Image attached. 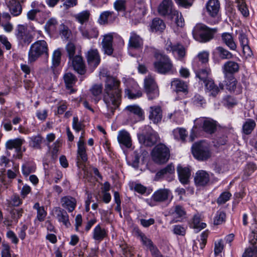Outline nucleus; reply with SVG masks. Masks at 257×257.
<instances>
[{
  "mask_svg": "<svg viewBox=\"0 0 257 257\" xmlns=\"http://www.w3.org/2000/svg\"><path fill=\"white\" fill-rule=\"evenodd\" d=\"M119 82L112 77L106 78L103 100L105 103L109 115L113 113L120 103L121 91L119 88Z\"/></svg>",
  "mask_w": 257,
  "mask_h": 257,
  "instance_id": "nucleus-1",
  "label": "nucleus"
},
{
  "mask_svg": "<svg viewBox=\"0 0 257 257\" xmlns=\"http://www.w3.org/2000/svg\"><path fill=\"white\" fill-rule=\"evenodd\" d=\"M154 58L153 66L156 72L162 74L173 73V64L168 56L156 52L154 54Z\"/></svg>",
  "mask_w": 257,
  "mask_h": 257,
  "instance_id": "nucleus-2",
  "label": "nucleus"
},
{
  "mask_svg": "<svg viewBox=\"0 0 257 257\" xmlns=\"http://www.w3.org/2000/svg\"><path fill=\"white\" fill-rule=\"evenodd\" d=\"M48 56V46L44 40H38L32 44L28 52V62L33 63L41 56Z\"/></svg>",
  "mask_w": 257,
  "mask_h": 257,
  "instance_id": "nucleus-3",
  "label": "nucleus"
},
{
  "mask_svg": "<svg viewBox=\"0 0 257 257\" xmlns=\"http://www.w3.org/2000/svg\"><path fill=\"white\" fill-rule=\"evenodd\" d=\"M215 32V30L210 29L203 24H198L193 30L192 34L195 39L206 42L213 38Z\"/></svg>",
  "mask_w": 257,
  "mask_h": 257,
  "instance_id": "nucleus-4",
  "label": "nucleus"
},
{
  "mask_svg": "<svg viewBox=\"0 0 257 257\" xmlns=\"http://www.w3.org/2000/svg\"><path fill=\"white\" fill-rule=\"evenodd\" d=\"M138 138L141 144L151 147L158 141L159 137L158 134L151 127L146 126L142 132L138 134Z\"/></svg>",
  "mask_w": 257,
  "mask_h": 257,
  "instance_id": "nucleus-5",
  "label": "nucleus"
},
{
  "mask_svg": "<svg viewBox=\"0 0 257 257\" xmlns=\"http://www.w3.org/2000/svg\"><path fill=\"white\" fill-rule=\"evenodd\" d=\"M194 157L199 161H205L211 157L209 145L205 142L196 143L192 147Z\"/></svg>",
  "mask_w": 257,
  "mask_h": 257,
  "instance_id": "nucleus-6",
  "label": "nucleus"
},
{
  "mask_svg": "<svg viewBox=\"0 0 257 257\" xmlns=\"http://www.w3.org/2000/svg\"><path fill=\"white\" fill-rule=\"evenodd\" d=\"M152 157L153 161L157 163H165L169 159V150L165 145L158 144L152 150Z\"/></svg>",
  "mask_w": 257,
  "mask_h": 257,
  "instance_id": "nucleus-7",
  "label": "nucleus"
},
{
  "mask_svg": "<svg viewBox=\"0 0 257 257\" xmlns=\"http://www.w3.org/2000/svg\"><path fill=\"white\" fill-rule=\"evenodd\" d=\"M15 36L18 41L23 45H28L33 39L27 26L25 25L19 24L17 26L15 30Z\"/></svg>",
  "mask_w": 257,
  "mask_h": 257,
  "instance_id": "nucleus-8",
  "label": "nucleus"
},
{
  "mask_svg": "<svg viewBox=\"0 0 257 257\" xmlns=\"http://www.w3.org/2000/svg\"><path fill=\"white\" fill-rule=\"evenodd\" d=\"M206 12L209 17L214 18V24L220 20V4L218 0H209L205 5Z\"/></svg>",
  "mask_w": 257,
  "mask_h": 257,
  "instance_id": "nucleus-9",
  "label": "nucleus"
},
{
  "mask_svg": "<svg viewBox=\"0 0 257 257\" xmlns=\"http://www.w3.org/2000/svg\"><path fill=\"white\" fill-rule=\"evenodd\" d=\"M201 126L203 130L209 134L214 133L216 129V122L213 119L208 117H200L194 120V127Z\"/></svg>",
  "mask_w": 257,
  "mask_h": 257,
  "instance_id": "nucleus-10",
  "label": "nucleus"
},
{
  "mask_svg": "<svg viewBox=\"0 0 257 257\" xmlns=\"http://www.w3.org/2000/svg\"><path fill=\"white\" fill-rule=\"evenodd\" d=\"M223 89V84L220 83L218 86L212 79H208L205 83V92L209 96L216 97Z\"/></svg>",
  "mask_w": 257,
  "mask_h": 257,
  "instance_id": "nucleus-11",
  "label": "nucleus"
},
{
  "mask_svg": "<svg viewBox=\"0 0 257 257\" xmlns=\"http://www.w3.org/2000/svg\"><path fill=\"white\" fill-rule=\"evenodd\" d=\"M53 213L59 222L62 223L67 228L70 226L69 215L65 210L60 207H55L53 210Z\"/></svg>",
  "mask_w": 257,
  "mask_h": 257,
  "instance_id": "nucleus-12",
  "label": "nucleus"
},
{
  "mask_svg": "<svg viewBox=\"0 0 257 257\" xmlns=\"http://www.w3.org/2000/svg\"><path fill=\"white\" fill-rule=\"evenodd\" d=\"M125 93L130 99H136L142 95L140 87L134 80L130 81L129 86L125 89Z\"/></svg>",
  "mask_w": 257,
  "mask_h": 257,
  "instance_id": "nucleus-13",
  "label": "nucleus"
},
{
  "mask_svg": "<svg viewBox=\"0 0 257 257\" xmlns=\"http://www.w3.org/2000/svg\"><path fill=\"white\" fill-rule=\"evenodd\" d=\"M26 0H8L7 6L11 15L14 17H17L21 15L22 12V8L20 4L23 3Z\"/></svg>",
  "mask_w": 257,
  "mask_h": 257,
  "instance_id": "nucleus-14",
  "label": "nucleus"
},
{
  "mask_svg": "<svg viewBox=\"0 0 257 257\" xmlns=\"http://www.w3.org/2000/svg\"><path fill=\"white\" fill-rule=\"evenodd\" d=\"M149 118L154 123L160 122L162 118V110L159 105H154L149 108Z\"/></svg>",
  "mask_w": 257,
  "mask_h": 257,
  "instance_id": "nucleus-15",
  "label": "nucleus"
},
{
  "mask_svg": "<svg viewBox=\"0 0 257 257\" xmlns=\"http://www.w3.org/2000/svg\"><path fill=\"white\" fill-rule=\"evenodd\" d=\"M113 35L109 33L103 36L101 42L102 50L104 53L108 55H111L113 53L112 47Z\"/></svg>",
  "mask_w": 257,
  "mask_h": 257,
  "instance_id": "nucleus-16",
  "label": "nucleus"
},
{
  "mask_svg": "<svg viewBox=\"0 0 257 257\" xmlns=\"http://www.w3.org/2000/svg\"><path fill=\"white\" fill-rule=\"evenodd\" d=\"M238 40L244 56L246 58L251 57L253 54L249 46V40L247 36L243 33L241 32L239 34Z\"/></svg>",
  "mask_w": 257,
  "mask_h": 257,
  "instance_id": "nucleus-17",
  "label": "nucleus"
},
{
  "mask_svg": "<svg viewBox=\"0 0 257 257\" xmlns=\"http://www.w3.org/2000/svg\"><path fill=\"white\" fill-rule=\"evenodd\" d=\"M70 61L73 69L80 74H83L85 72V65L82 57L79 53L76 54L74 57L70 58Z\"/></svg>",
  "mask_w": 257,
  "mask_h": 257,
  "instance_id": "nucleus-18",
  "label": "nucleus"
},
{
  "mask_svg": "<svg viewBox=\"0 0 257 257\" xmlns=\"http://www.w3.org/2000/svg\"><path fill=\"white\" fill-rule=\"evenodd\" d=\"M82 36L87 39L97 37L98 32L97 29L89 24L81 26L79 28Z\"/></svg>",
  "mask_w": 257,
  "mask_h": 257,
  "instance_id": "nucleus-19",
  "label": "nucleus"
},
{
  "mask_svg": "<svg viewBox=\"0 0 257 257\" xmlns=\"http://www.w3.org/2000/svg\"><path fill=\"white\" fill-rule=\"evenodd\" d=\"M186 103L184 101H181L180 103L179 107L180 109L175 110L173 113L168 114L167 117L169 119H172L178 124H181L183 121V115L182 110H185Z\"/></svg>",
  "mask_w": 257,
  "mask_h": 257,
  "instance_id": "nucleus-20",
  "label": "nucleus"
},
{
  "mask_svg": "<svg viewBox=\"0 0 257 257\" xmlns=\"http://www.w3.org/2000/svg\"><path fill=\"white\" fill-rule=\"evenodd\" d=\"M173 4L172 0H163L158 7V12L162 16H170L174 11Z\"/></svg>",
  "mask_w": 257,
  "mask_h": 257,
  "instance_id": "nucleus-21",
  "label": "nucleus"
},
{
  "mask_svg": "<svg viewBox=\"0 0 257 257\" xmlns=\"http://www.w3.org/2000/svg\"><path fill=\"white\" fill-rule=\"evenodd\" d=\"M61 206L67 210L68 212H72L76 208L77 201L76 199L70 196H65L60 199Z\"/></svg>",
  "mask_w": 257,
  "mask_h": 257,
  "instance_id": "nucleus-22",
  "label": "nucleus"
},
{
  "mask_svg": "<svg viewBox=\"0 0 257 257\" xmlns=\"http://www.w3.org/2000/svg\"><path fill=\"white\" fill-rule=\"evenodd\" d=\"M209 175L205 171L199 170L196 173L194 181L196 185L199 186H205L209 183Z\"/></svg>",
  "mask_w": 257,
  "mask_h": 257,
  "instance_id": "nucleus-23",
  "label": "nucleus"
},
{
  "mask_svg": "<svg viewBox=\"0 0 257 257\" xmlns=\"http://www.w3.org/2000/svg\"><path fill=\"white\" fill-rule=\"evenodd\" d=\"M126 109L129 111L130 117L134 115L135 116V120L132 121L136 122L140 121L144 118V112L143 110L138 105H132L126 107Z\"/></svg>",
  "mask_w": 257,
  "mask_h": 257,
  "instance_id": "nucleus-24",
  "label": "nucleus"
},
{
  "mask_svg": "<svg viewBox=\"0 0 257 257\" xmlns=\"http://www.w3.org/2000/svg\"><path fill=\"white\" fill-rule=\"evenodd\" d=\"M166 49L173 54L176 53L179 58H182L185 55V48L179 44H173L170 41H168L165 46Z\"/></svg>",
  "mask_w": 257,
  "mask_h": 257,
  "instance_id": "nucleus-25",
  "label": "nucleus"
},
{
  "mask_svg": "<svg viewBox=\"0 0 257 257\" xmlns=\"http://www.w3.org/2000/svg\"><path fill=\"white\" fill-rule=\"evenodd\" d=\"M117 141L121 146L127 148H131L132 140L130 134L125 130H121L118 132Z\"/></svg>",
  "mask_w": 257,
  "mask_h": 257,
  "instance_id": "nucleus-26",
  "label": "nucleus"
},
{
  "mask_svg": "<svg viewBox=\"0 0 257 257\" xmlns=\"http://www.w3.org/2000/svg\"><path fill=\"white\" fill-rule=\"evenodd\" d=\"M88 64L92 67H96L100 63V58L97 49H91L87 55Z\"/></svg>",
  "mask_w": 257,
  "mask_h": 257,
  "instance_id": "nucleus-27",
  "label": "nucleus"
},
{
  "mask_svg": "<svg viewBox=\"0 0 257 257\" xmlns=\"http://www.w3.org/2000/svg\"><path fill=\"white\" fill-rule=\"evenodd\" d=\"M170 194L169 189H161L154 192L152 198L154 201L163 202L168 199Z\"/></svg>",
  "mask_w": 257,
  "mask_h": 257,
  "instance_id": "nucleus-28",
  "label": "nucleus"
},
{
  "mask_svg": "<svg viewBox=\"0 0 257 257\" xmlns=\"http://www.w3.org/2000/svg\"><path fill=\"white\" fill-rule=\"evenodd\" d=\"M137 236L138 238L141 241L143 245L145 246L148 249H150L152 254L153 253V251L157 250V248L156 247L153 243L152 240L148 238L144 233L140 231H137Z\"/></svg>",
  "mask_w": 257,
  "mask_h": 257,
  "instance_id": "nucleus-29",
  "label": "nucleus"
},
{
  "mask_svg": "<svg viewBox=\"0 0 257 257\" xmlns=\"http://www.w3.org/2000/svg\"><path fill=\"white\" fill-rule=\"evenodd\" d=\"M239 70V65L237 63L228 61L225 62L222 66V72L225 76L228 74H233L237 72Z\"/></svg>",
  "mask_w": 257,
  "mask_h": 257,
  "instance_id": "nucleus-30",
  "label": "nucleus"
},
{
  "mask_svg": "<svg viewBox=\"0 0 257 257\" xmlns=\"http://www.w3.org/2000/svg\"><path fill=\"white\" fill-rule=\"evenodd\" d=\"M257 239L254 236L249 239L250 246L247 247L242 255V257H257Z\"/></svg>",
  "mask_w": 257,
  "mask_h": 257,
  "instance_id": "nucleus-31",
  "label": "nucleus"
},
{
  "mask_svg": "<svg viewBox=\"0 0 257 257\" xmlns=\"http://www.w3.org/2000/svg\"><path fill=\"white\" fill-rule=\"evenodd\" d=\"M177 173L181 183L183 184H187L191 175L189 169L178 166Z\"/></svg>",
  "mask_w": 257,
  "mask_h": 257,
  "instance_id": "nucleus-32",
  "label": "nucleus"
},
{
  "mask_svg": "<svg viewBox=\"0 0 257 257\" xmlns=\"http://www.w3.org/2000/svg\"><path fill=\"white\" fill-rule=\"evenodd\" d=\"M24 143L25 140L23 138H19L10 139L6 142L5 146L6 149L8 150L16 149L17 151L19 152L21 151V147Z\"/></svg>",
  "mask_w": 257,
  "mask_h": 257,
  "instance_id": "nucleus-33",
  "label": "nucleus"
},
{
  "mask_svg": "<svg viewBox=\"0 0 257 257\" xmlns=\"http://www.w3.org/2000/svg\"><path fill=\"white\" fill-rule=\"evenodd\" d=\"M171 87L176 92H187L188 86L186 82L179 79H175L171 82Z\"/></svg>",
  "mask_w": 257,
  "mask_h": 257,
  "instance_id": "nucleus-34",
  "label": "nucleus"
},
{
  "mask_svg": "<svg viewBox=\"0 0 257 257\" xmlns=\"http://www.w3.org/2000/svg\"><path fill=\"white\" fill-rule=\"evenodd\" d=\"M59 27L56 19L52 18L49 19L45 25V30L49 34H54L58 32Z\"/></svg>",
  "mask_w": 257,
  "mask_h": 257,
  "instance_id": "nucleus-35",
  "label": "nucleus"
},
{
  "mask_svg": "<svg viewBox=\"0 0 257 257\" xmlns=\"http://www.w3.org/2000/svg\"><path fill=\"white\" fill-rule=\"evenodd\" d=\"M143 44V39L135 32H132L128 41V46L134 48H140Z\"/></svg>",
  "mask_w": 257,
  "mask_h": 257,
  "instance_id": "nucleus-36",
  "label": "nucleus"
},
{
  "mask_svg": "<svg viewBox=\"0 0 257 257\" xmlns=\"http://www.w3.org/2000/svg\"><path fill=\"white\" fill-rule=\"evenodd\" d=\"M106 236V230L104 228L101 227L100 224L96 225L93 229L92 237L95 240L100 241Z\"/></svg>",
  "mask_w": 257,
  "mask_h": 257,
  "instance_id": "nucleus-37",
  "label": "nucleus"
},
{
  "mask_svg": "<svg viewBox=\"0 0 257 257\" xmlns=\"http://www.w3.org/2000/svg\"><path fill=\"white\" fill-rule=\"evenodd\" d=\"M224 43L231 50H236L237 45L234 41L232 36L229 33H223L221 35Z\"/></svg>",
  "mask_w": 257,
  "mask_h": 257,
  "instance_id": "nucleus-38",
  "label": "nucleus"
},
{
  "mask_svg": "<svg viewBox=\"0 0 257 257\" xmlns=\"http://www.w3.org/2000/svg\"><path fill=\"white\" fill-rule=\"evenodd\" d=\"M173 217L174 222L181 221L185 216V211L183 207L180 205L175 206L171 213Z\"/></svg>",
  "mask_w": 257,
  "mask_h": 257,
  "instance_id": "nucleus-39",
  "label": "nucleus"
},
{
  "mask_svg": "<svg viewBox=\"0 0 257 257\" xmlns=\"http://www.w3.org/2000/svg\"><path fill=\"white\" fill-rule=\"evenodd\" d=\"M194 67L195 69L196 76L200 80L203 81L204 83L209 79L208 76L210 73V69L208 68L199 69L196 64H194Z\"/></svg>",
  "mask_w": 257,
  "mask_h": 257,
  "instance_id": "nucleus-40",
  "label": "nucleus"
},
{
  "mask_svg": "<svg viewBox=\"0 0 257 257\" xmlns=\"http://www.w3.org/2000/svg\"><path fill=\"white\" fill-rule=\"evenodd\" d=\"M175 168L172 164L168 165L165 168L160 170L156 174V179L159 180L174 173Z\"/></svg>",
  "mask_w": 257,
  "mask_h": 257,
  "instance_id": "nucleus-41",
  "label": "nucleus"
},
{
  "mask_svg": "<svg viewBox=\"0 0 257 257\" xmlns=\"http://www.w3.org/2000/svg\"><path fill=\"white\" fill-rule=\"evenodd\" d=\"M213 54L219 57L222 59H229L233 57V55L227 49L219 46L215 48Z\"/></svg>",
  "mask_w": 257,
  "mask_h": 257,
  "instance_id": "nucleus-42",
  "label": "nucleus"
},
{
  "mask_svg": "<svg viewBox=\"0 0 257 257\" xmlns=\"http://www.w3.org/2000/svg\"><path fill=\"white\" fill-rule=\"evenodd\" d=\"M64 80L66 87L70 89V92L73 93L75 90L72 89L76 81V77L71 73H67L64 75Z\"/></svg>",
  "mask_w": 257,
  "mask_h": 257,
  "instance_id": "nucleus-43",
  "label": "nucleus"
},
{
  "mask_svg": "<svg viewBox=\"0 0 257 257\" xmlns=\"http://www.w3.org/2000/svg\"><path fill=\"white\" fill-rule=\"evenodd\" d=\"M102 86L101 84L93 85L90 89L93 95V99L95 103H97L101 98Z\"/></svg>",
  "mask_w": 257,
  "mask_h": 257,
  "instance_id": "nucleus-44",
  "label": "nucleus"
},
{
  "mask_svg": "<svg viewBox=\"0 0 257 257\" xmlns=\"http://www.w3.org/2000/svg\"><path fill=\"white\" fill-rule=\"evenodd\" d=\"M33 208L37 211L36 219L40 222L43 221L47 214L44 206H40L39 203H36L33 206Z\"/></svg>",
  "mask_w": 257,
  "mask_h": 257,
  "instance_id": "nucleus-45",
  "label": "nucleus"
},
{
  "mask_svg": "<svg viewBox=\"0 0 257 257\" xmlns=\"http://www.w3.org/2000/svg\"><path fill=\"white\" fill-rule=\"evenodd\" d=\"M29 145L35 149H41V145L43 141V138L39 135L34 136L29 138Z\"/></svg>",
  "mask_w": 257,
  "mask_h": 257,
  "instance_id": "nucleus-46",
  "label": "nucleus"
},
{
  "mask_svg": "<svg viewBox=\"0 0 257 257\" xmlns=\"http://www.w3.org/2000/svg\"><path fill=\"white\" fill-rule=\"evenodd\" d=\"M166 28V25L163 20L159 19H154L152 23L151 28L152 31H163Z\"/></svg>",
  "mask_w": 257,
  "mask_h": 257,
  "instance_id": "nucleus-47",
  "label": "nucleus"
},
{
  "mask_svg": "<svg viewBox=\"0 0 257 257\" xmlns=\"http://www.w3.org/2000/svg\"><path fill=\"white\" fill-rule=\"evenodd\" d=\"M256 126L255 121L252 119H247L242 125V131L245 135L251 134Z\"/></svg>",
  "mask_w": 257,
  "mask_h": 257,
  "instance_id": "nucleus-48",
  "label": "nucleus"
},
{
  "mask_svg": "<svg viewBox=\"0 0 257 257\" xmlns=\"http://www.w3.org/2000/svg\"><path fill=\"white\" fill-rule=\"evenodd\" d=\"M225 84L226 89L230 91H234L237 85L236 79L232 76H225Z\"/></svg>",
  "mask_w": 257,
  "mask_h": 257,
  "instance_id": "nucleus-49",
  "label": "nucleus"
},
{
  "mask_svg": "<svg viewBox=\"0 0 257 257\" xmlns=\"http://www.w3.org/2000/svg\"><path fill=\"white\" fill-rule=\"evenodd\" d=\"M171 19L174 20L178 27H182L184 26V21L182 14L178 11L175 10L170 16Z\"/></svg>",
  "mask_w": 257,
  "mask_h": 257,
  "instance_id": "nucleus-50",
  "label": "nucleus"
},
{
  "mask_svg": "<svg viewBox=\"0 0 257 257\" xmlns=\"http://www.w3.org/2000/svg\"><path fill=\"white\" fill-rule=\"evenodd\" d=\"M61 51L60 48L54 51L52 57V63L53 67H57L61 62Z\"/></svg>",
  "mask_w": 257,
  "mask_h": 257,
  "instance_id": "nucleus-51",
  "label": "nucleus"
},
{
  "mask_svg": "<svg viewBox=\"0 0 257 257\" xmlns=\"http://www.w3.org/2000/svg\"><path fill=\"white\" fill-rule=\"evenodd\" d=\"M35 169V166L29 162H27L22 166V172L26 177L28 176L31 173L34 172Z\"/></svg>",
  "mask_w": 257,
  "mask_h": 257,
  "instance_id": "nucleus-52",
  "label": "nucleus"
},
{
  "mask_svg": "<svg viewBox=\"0 0 257 257\" xmlns=\"http://www.w3.org/2000/svg\"><path fill=\"white\" fill-rule=\"evenodd\" d=\"M256 169V167L254 164L252 163L247 164L243 170V179H247L254 172Z\"/></svg>",
  "mask_w": 257,
  "mask_h": 257,
  "instance_id": "nucleus-53",
  "label": "nucleus"
},
{
  "mask_svg": "<svg viewBox=\"0 0 257 257\" xmlns=\"http://www.w3.org/2000/svg\"><path fill=\"white\" fill-rule=\"evenodd\" d=\"M173 134L174 138L177 140L181 139L184 141L187 136V133L186 130L182 128H177L173 131Z\"/></svg>",
  "mask_w": 257,
  "mask_h": 257,
  "instance_id": "nucleus-54",
  "label": "nucleus"
},
{
  "mask_svg": "<svg viewBox=\"0 0 257 257\" xmlns=\"http://www.w3.org/2000/svg\"><path fill=\"white\" fill-rule=\"evenodd\" d=\"M89 15L90 14L88 11H84L75 15L74 17L79 23L83 24L88 20Z\"/></svg>",
  "mask_w": 257,
  "mask_h": 257,
  "instance_id": "nucleus-55",
  "label": "nucleus"
},
{
  "mask_svg": "<svg viewBox=\"0 0 257 257\" xmlns=\"http://www.w3.org/2000/svg\"><path fill=\"white\" fill-rule=\"evenodd\" d=\"M113 12L105 11L102 13L99 18L98 22L101 25H104L107 23L111 20Z\"/></svg>",
  "mask_w": 257,
  "mask_h": 257,
  "instance_id": "nucleus-56",
  "label": "nucleus"
},
{
  "mask_svg": "<svg viewBox=\"0 0 257 257\" xmlns=\"http://www.w3.org/2000/svg\"><path fill=\"white\" fill-rule=\"evenodd\" d=\"M144 88L145 90L158 88L153 77L148 76L145 78L144 80Z\"/></svg>",
  "mask_w": 257,
  "mask_h": 257,
  "instance_id": "nucleus-57",
  "label": "nucleus"
},
{
  "mask_svg": "<svg viewBox=\"0 0 257 257\" xmlns=\"http://www.w3.org/2000/svg\"><path fill=\"white\" fill-rule=\"evenodd\" d=\"M238 10L243 17H246L249 15V11L244 0H236Z\"/></svg>",
  "mask_w": 257,
  "mask_h": 257,
  "instance_id": "nucleus-58",
  "label": "nucleus"
},
{
  "mask_svg": "<svg viewBox=\"0 0 257 257\" xmlns=\"http://www.w3.org/2000/svg\"><path fill=\"white\" fill-rule=\"evenodd\" d=\"M61 141L59 140H57L52 144L51 147H49L50 149H51V153L53 159H56L57 158L59 148L61 147Z\"/></svg>",
  "mask_w": 257,
  "mask_h": 257,
  "instance_id": "nucleus-59",
  "label": "nucleus"
},
{
  "mask_svg": "<svg viewBox=\"0 0 257 257\" xmlns=\"http://www.w3.org/2000/svg\"><path fill=\"white\" fill-rule=\"evenodd\" d=\"M226 214L223 211H218L214 217V224L219 225L225 222Z\"/></svg>",
  "mask_w": 257,
  "mask_h": 257,
  "instance_id": "nucleus-60",
  "label": "nucleus"
},
{
  "mask_svg": "<svg viewBox=\"0 0 257 257\" xmlns=\"http://www.w3.org/2000/svg\"><path fill=\"white\" fill-rule=\"evenodd\" d=\"M65 49L67 51L68 56L70 58L74 57L76 53V47L75 44L72 42H69L65 46Z\"/></svg>",
  "mask_w": 257,
  "mask_h": 257,
  "instance_id": "nucleus-61",
  "label": "nucleus"
},
{
  "mask_svg": "<svg viewBox=\"0 0 257 257\" xmlns=\"http://www.w3.org/2000/svg\"><path fill=\"white\" fill-rule=\"evenodd\" d=\"M145 91L149 100L155 99L159 95L158 88L146 89Z\"/></svg>",
  "mask_w": 257,
  "mask_h": 257,
  "instance_id": "nucleus-62",
  "label": "nucleus"
},
{
  "mask_svg": "<svg viewBox=\"0 0 257 257\" xmlns=\"http://www.w3.org/2000/svg\"><path fill=\"white\" fill-rule=\"evenodd\" d=\"M231 196V193L228 192L222 193L217 199V203L218 204H223L228 201Z\"/></svg>",
  "mask_w": 257,
  "mask_h": 257,
  "instance_id": "nucleus-63",
  "label": "nucleus"
},
{
  "mask_svg": "<svg viewBox=\"0 0 257 257\" xmlns=\"http://www.w3.org/2000/svg\"><path fill=\"white\" fill-rule=\"evenodd\" d=\"M173 231L176 235L184 236L186 233V228L181 225H175L173 227Z\"/></svg>",
  "mask_w": 257,
  "mask_h": 257,
  "instance_id": "nucleus-64",
  "label": "nucleus"
}]
</instances>
